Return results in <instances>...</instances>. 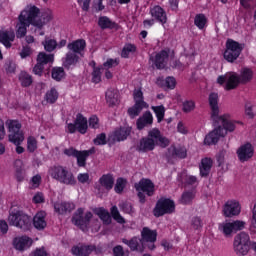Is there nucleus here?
<instances>
[{
	"mask_svg": "<svg viewBox=\"0 0 256 256\" xmlns=\"http://www.w3.org/2000/svg\"><path fill=\"white\" fill-rule=\"evenodd\" d=\"M41 10L35 5H27L18 16V23L16 24V37L23 39L27 35V27L33 25V19L39 17Z\"/></svg>",
	"mask_w": 256,
	"mask_h": 256,
	"instance_id": "f257e3e1",
	"label": "nucleus"
},
{
	"mask_svg": "<svg viewBox=\"0 0 256 256\" xmlns=\"http://www.w3.org/2000/svg\"><path fill=\"white\" fill-rule=\"evenodd\" d=\"M209 105L212 111L211 117L215 123H221L222 129L226 132L233 133L235 131V124L231 122V115L224 114L219 116V95L217 93H211L209 95Z\"/></svg>",
	"mask_w": 256,
	"mask_h": 256,
	"instance_id": "f03ea898",
	"label": "nucleus"
},
{
	"mask_svg": "<svg viewBox=\"0 0 256 256\" xmlns=\"http://www.w3.org/2000/svg\"><path fill=\"white\" fill-rule=\"evenodd\" d=\"M6 126L8 127V139L10 143L16 145V153L21 155V153H25V148L19 146L22 141H25V136H23V132L21 131V123L17 120H7Z\"/></svg>",
	"mask_w": 256,
	"mask_h": 256,
	"instance_id": "7ed1b4c3",
	"label": "nucleus"
},
{
	"mask_svg": "<svg viewBox=\"0 0 256 256\" xmlns=\"http://www.w3.org/2000/svg\"><path fill=\"white\" fill-rule=\"evenodd\" d=\"M50 177L58 181V183H62L63 185L75 186L77 185V179H75V175L73 172L69 171L65 166H53L49 170Z\"/></svg>",
	"mask_w": 256,
	"mask_h": 256,
	"instance_id": "20e7f679",
	"label": "nucleus"
},
{
	"mask_svg": "<svg viewBox=\"0 0 256 256\" xmlns=\"http://www.w3.org/2000/svg\"><path fill=\"white\" fill-rule=\"evenodd\" d=\"M133 99H134V105L128 108V111H127L131 119H135V117H139L143 109H149V104L145 102L143 97V91H141V89L134 90Z\"/></svg>",
	"mask_w": 256,
	"mask_h": 256,
	"instance_id": "39448f33",
	"label": "nucleus"
},
{
	"mask_svg": "<svg viewBox=\"0 0 256 256\" xmlns=\"http://www.w3.org/2000/svg\"><path fill=\"white\" fill-rule=\"evenodd\" d=\"M8 221L10 225H14V227H18L22 231H29V227H31V217L20 210L12 212L8 217Z\"/></svg>",
	"mask_w": 256,
	"mask_h": 256,
	"instance_id": "423d86ee",
	"label": "nucleus"
},
{
	"mask_svg": "<svg viewBox=\"0 0 256 256\" xmlns=\"http://www.w3.org/2000/svg\"><path fill=\"white\" fill-rule=\"evenodd\" d=\"M244 45L233 40L228 39L226 41V50L224 51V59L228 61V63H235L237 59H239V55H241L243 51Z\"/></svg>",
	"mask_w": 256,
	"mask_h": 256,
	"instance_id": "0eeeda50",
	"label": "nucleus"
},
{
	"mask_svg": "<svg viewBox=\"0 0 256 256\" xmlns=\"http://www.w3.org/2000/svg\"><path fill=\"white\" fill-rule=\"evenodd\" d=\"M93 218V213L86 212L83 208H78L72 217V223L79 227L82 231H87L89 227V223H91V219Z\"/></svg>",
	"mask_w": 256,
	"mask_h": 256,
	"instance_id": "6e6552de",
	"label": "nucleus"
},
{
	"mask_svg": "<svg viewBox=\"0 0 256 256\" xmlns=\"http://www.w3.org/2000/svg\"><path fill=\"white\" fill-rule=\"evenodd\" d=\"M218 85H224L226 91L237 89L241 81L239 75L235 72H228L225 75H221L217 78Z\"/></svg>",
	"mask_w": 256,
	"mask_h": 256,
	"instance_id": "1a4fd4ad",
	"label": "nucleus"
},
{
	"mask_svg": "<svg viewBox=\"0 0 256 256\" xmlns=\"http://www.w3.org/2000/svg\"><path fill=\"white\" fill-rule=\"evenodd\" d=\"M175 211V202L171 199L160 198L153 210L154 217H163V215L171 214Z\"/></svg>",
	"mask_w": 256,
	"mask_h": 256,
	"instance_id": "9d476101",
	"label": "nucleus"
},
{
	"mask_svg": "<svg viewBox=\"0 0 256 256\" xmlns=\"http://www.w3.org/2000/svg\"><path fill=\"white\" fill-rule=\"evenodd\" d=\"M245 229V222L241 220H236L234 222H224L219 224V231L225 235V237H231L233 231H241Z\"/></svg>",
	"mask_w": 256,
	"mask_h": 256,
	"instance_id": "9b49d317",
	"label": "nucleus"
},
{
	"mask_svg": "<svg viewBox=\"0 0 256 256\" xmlns=\"http://www.w3.org/2000/svg\"><path fill=\"white\" fill-rule=\"evenodd\" d=\"M141 239L146 249L153 251V249H155V241H157V230L144 227L141 231Z\"/></svg>",
	"mask_w": 256,
	"mask_h": 256,
	"instance_id": "f8f14e48",
	"label": "nucleus"
},
{
	"mask_svg": "<svg viewBox=\"0 0 256 256\" xmlns=\"http://www.w3.org/2000/svg\"><path fill=\"white\" fill-rule=\"evenodd\" d=\"M148 137L151 141L154 143V147L158 145L159 147H162L165 149V147H169L171 144V141L168 140L167 137L161 135V131L159 129L154 128L148 132Z\"/></svg>",
	"mask_w": 256,
	"mask_h": 256,
	"instance_id": "ddd939ff",
	"label": "nucleus"
},
{
	"mask_svg": "<svg viewBox=\"0 0 256 256\" xmlns=\"http://www.w3.org/2000/svg\"><path fill=\"white\" fill-rule=\"evenodd\" d=\"M136 191H142L146 193L148 197H153L155 195V184L150 179H141L138 183L134 184Z\"/></svg>",
	"mask_w": 256,
	"mask_h": 256,
	"instance_id": "4468645a",
	"label": "nucleus"
},
{
	"mask_svg": "<svg viewBox=\"0 0 256 256\" xmlns=\"http://www.w3.org/2000/svg\"><path fill=\"white\" fill-rule=\"evenodd\" d=\"M225 135L226 132L223 129V126L219 125L208 135H206L204 139V145H216V143H219L221 137H225Z\"/></svg>",
	"mask_w": 256,
	"mask_h": 256,
	"instance_id": "2eb2a0df",
	"label": "nucleus"
},
{
	"mask_svg": "<svg viewBox=\"0 0 256 256\" xmlns=\"http://www.w3.org/2000/svg\"><path fill=\"white\" fill-rule=\"evenodd\" d=\"M132 128L130 126H120L116 128L110 136L112 141L120 143V141H126V139L131 135Z\"/></svg>",
	"mask_w": 256,
	"mask_h": 256,
	"instance_id": "dca6fc26",
	"label": "nucleus"
},
{
	"mask_svg": "<svg viewBox=\"0 0 256 256\" xmlns=\"http://www.w3.org/2000/svg\"><path fill=\"white\" fill-rule=\"evenodd\" d=\"M165 157L168 163L171 159H185V157H187V149H185V147H175L172 145L167 149Z\"/></svg>",
	"mask_w": 256,
	"mask_h": 256,
	"instance_id": "f3484780",
	"label": "nucleus"
},
{
	"mask_svg": "<svg viewBox=\"0 0 256 256\" xmlns=\"http://www.w3.org/2000/svg\"><path fill=\"white\" fill-rule=\"evenodd\" d=\"M150 61L153 62L156 69H165L167 67V61H169V50H162L155 57L151 56Z\"/></svg>",
	"mask_w": 256,
	"mask_h": 256,
	"instance_id": "a211bd4d",
	"label": "nucleus"
},
{
	"mask_svg": "<svg viewBox=\"0 0 256 256\" xmlns=\"http://www.w3.org/2000/svg\"><path fill=\"white\" fill-rule=\"evenodd\" d=\"M255 150L253 149V145L251 143H246L242 146H240L237 150V155L239 161L241 163H245V161H249L254 155Z\"/></svg>",
	"mask_w": 256,
	"mask_h": 256,
	"instance_id": "6ab92c4d",
	"label": "nucleus"
},
{
	"mask_svg": "<svg viewBox=\"0 0 256 256\" xmlns=\"http://www.w3.org/2000/svg\"><path fill=\"white\" fill-rule=\"evenodd\" d=\"M122 243L130 247L132 251H138L139 253H143L147 249V246H145L143 240L139 237H133L131 240L123 238Z\"/></svg>",
	"mask_w": 256,
	"mask_h": 256,
	"instance_id": "aec40b11",
	"label": "nucleus"
},
{
	"mask_svg": "<svg viewBox=\"0 0 256 256\" xmlns=\"http://www.w3.org/2000/svg\"><path fill=\"white\" fill-rule=\"evenodd\" d=\"M74 210L75 204L73 202L57 201L54 203V211L58 213V215H67V213H71V211Z\"/></svg>",
	"mask_w": 256,
	"mask_h": 256,
	"instance_id": "412c9836",
	"label": "nucleus"
},
{
	"mask_svg": "<svg viewBox=\"0 0 256 256\" xmlns=\"http://www.w3.org/2000/svg\"><path fill=\"white\" fill-rule=\"evenodd\" d=\"M223 213L225 217H235L241 213L239 202L228 201L224 205Z\"/></svg>",
	"mask_w": 256,
	"mask_h": 256,
	"instance_id": "4be33fe9",
	"label": "nucleus"
},
{
	"mask_svg": "<svg viewBox=\"0 0 256 256\" xmlns=\"http://www.w3.org/2000/svg\"><path fill=\"white\" fill-rule=\"evenodd\" d=\"M85 47H87V43L83 39L75 40L67 45V49L70 51V53H75L80 57H83Z\"/></svg>",
	"mask_w": 256,
	"mask_h": 256,
	"instance_id": "5701e85b",
	"label": "nucleus"
},
{
	"mask_svg": "<svg viewBox=\"0 0 256 256\" xmlns=\"http://www.w3.org/2000/svg\"><path fill=\"white\" fill-rule=\"evenodd\" d=\"M80 59L81 56L75 52L68 51L65 57L62 59V65L65 69H71V67H75L77 63H79Z\"/></svg>",
	"mask_w": 256,
	"mask_h": 256,
	"instance_id": "b1692460",
	"label": "nucleus"
},
{
	"mask_svg": "<svg viewBox=\"0 0 256 256\" xmlns=\"http://www.w3.org/2000/svg\"><path fill=\"white\" fill-rule=\"evenodd\" d=\"M13 41H15V31L13 30H0V43L6 47V49H11Z\"/></svg>",
	"mask_w": 256,
	"mask_h": 256,
	"instance_id": "393cba45",
	"label": "nucleus"
},
{
	"mask_svg": "<svg viewBox=\"0 0 256 256\" xmlns=\"http://www.w3.org/2000/svg\"><path fill=\"white\" fill-rule=\"evenodd\" d=\"M13 245L17 251H25V249H29L33 245V240L27 236L16 237L13 240Z\"/></svg>",
	"mask_w": 256,
	"mask_h": 256,
	"instance_id": "a878e982",
	"label": "nucleus"
},
{
	"mask_svg": "<svg viewBox=\"0 0 256 256\" xmlns=\"http://www.w3.org/2000/svg\"><path fill=\"white\" fill-rule=\"evenodd\" d=\"M53 19V12L51 10H47L41 16V18L34 17L33 26L37 27V29H43L47 23H49Z\"/></svg>",
	"mask_w": 256,
	"mask_h": 256,
	"instance_id": "bb28decb",
	"label": "nucleus"
},
{
	"mask_svg": "<svg viewBox=\"0 0 256 256\" xmlns=\"http://www.w3.org/2000/svg\"><path fill=\"white\" fill-rule=\"evenodd\" d=\"M150 15L151 17H153V19H155L162 25H165V23H167V13L165 12V10H163V8H161V6H154L150 10Z\"/></svg>",
	"mask_w": 256,
	"mask_h": 256,
	"instance_id": "cd10ccee",
	"label": "nucleus"
},
{
	"mask_svg": "<svg viewBox=\"0 0 256 256\" xmlns=\"http://www.w3.org/2000/svg\"><path fill=\"white\" fill-rule=\"evenodd\" d=\"M90 155H95V148H91L89 150H78V154H76V160L78 167H87V158Z\"/></svg>",
	"mask_w": 256,
	"mask_h": 256,
	"instance_id": "c85d7f7f",
	"label": "nucleus"
},
{
	"mask_svg": "<svg viewBox=\"0 0 256 256\" xmlns=\"http://www.w3.org/2000/svg\"><path fill=\"white\" fill-rule=\"evenodd\" d=\"M155 149V143L148 136L140 140L136 147L140 153H148V151H153Z\"/></svg>",
	"mask_w": 256,
	"mask_h": 256,
	"instance_id": "c756f323",
	"label": "nucleus"
},
{
	"mask_svg": "<svg viewBox=\"0 0 256 256\" xmlns=\"http://www.w3.org/2000/svg\"><path fill=\"white\" fill-rule=\"evenodd\" d=\"M45 217H47V213H45V211H40L34 216L33 226L38 231H43V229L47 227V221H45Z\"/></svg>",
	"mask_w": 256,
	"mask_h": 256,
	"instance_id": "7c9ffc66",
	"label": "nucleus"
},
{
	"mask_svg": "<svg viewBox=\"0 0 256 256\" xmlns=\"http://www.w3.org/2000/svg\"><path fill=\"white\" fill-rule=\"evenodd\" d=\"M76 125V129L81 135H85L87 133V129H89V126L87 124V118L83 116V114L78 113L76 115V119L74 121Z\"/></svg>",
	"mask_w": 256,
	"mask_h": 256,
	"instance_id": "2f4dec72",
	"label": "nucleus"
},
{
	"mask_svg": "<svg viewBox=\"0 0 256 256\" xmlns=\"http://www.w3.org/2000/svg\"><path fill=\"white\" fill-rule=\"evenodd\" d=\"M98 26L103 31H105V29H117L119 27V25H117L115 21L111 20L107 16H100L98 18Z\"/></svg>",
	"mask_w": 256,
	"mask_h": 256,
	"instance_id": "473e14b6",
	"label": "nucleus"
},
{
	"mask_svg": "<svg viewBox=\"0 0 256 256\" xmlns=\"http://www.w3.org/2000/svg\"><path fill=\"white\" fill-rule=\"evenodd\" d=\"M147 125H153V115L146 111L138 120H137V128L141 131V129H145Z\"/></svg>",
	"mask_w": 256,
	"mask_h": 256,
	"instance_id": "72a5a7b5",
	"label": "nucleus"
},
{
	"mask_svg": "<svg viewBox=\"0 0 256 256\" xmlns=\"http://www.w3.org/2000/svg\"><path fill=\"white\" fill-rule=\"evenodd\" d=\"M95 251V246H74L72 247V253L76 256H89Z\"/></svg>",
	"mask_w": 256,
	"mask_h": 256,
	"instance_id": "f704fd0d",
	"label": "nucleus"
},
{
	"mask_svg": "<svg viewBox=\"0 0 256 256\" xmlns=\"http://www.w3.org/2000/svg\"><path fill=\"white\" fill-rule=\"evenodd\" d=\"M99 183L106 191H111L113 189V185H115V178L111 174H104L99 179Z\"/></svg>",
	"mask_w": 256,
	"mask_h": 256,
	"instance_id": "c9c22d12",
	"label": "nucleus"
},
{
	"mask_svg": "<svg viewBox=\"0 0 256 256\" xmlns=\"http://www.w3.org/2000/svg\"><path fill=\"white\" fill-rule=\"evenodd\" d=\"M213 167V160L211 158H204L201 160L200 175L201 177H208Z\"/></svg>",
	"mask_w": 256,
	"mask_h": 256,
	"instance_id": "e433bc0d",
	"label": "nucleus"
},
{
	"mask_svg": "<svg viewBox=\"0 0 256 256\" xmlns=\"http://www.w3.org/2000/svg\"><path fill=\"white\" fill-rule=\"evenodd\" d=\"M119 101V94H117V90L110 88L106 91V102L109 107H115Z\"/></svg>",
	"mask_w": 256,
	"mask_h": 256,
	"instance_id": "4c0bfd02",
	"label": "nucleus"
},
{
	"mask_svg": "<svg viewBox=\"0 0 256 256\" xmlns=\"http://www.w3.org/2000/svg\"><path fill=\"white\" fill-rule=\"evenodd\" d=\"M238 77L240 83H242V85H245L253 79V70H251L250 68H242Z\"/></svg>",
	"mask_w": 256,
	"mask_h": 256,
	"instance_id": "58836bf2",
	"label": "nucleus"
},
{
	"mask_svg": "<svg viewBox=\"0 0 256 256\" xmlns=\"http://www.w3.org/2000/svg\"><path fill=\"white\" fill-rule=\"evenodd\" d=\"M234 245H251L249 234L241 232L234 238Z\"/></svg>",
	"mask_w": 256,
	"mask_h": 256,
	"instance_id": "ea45409f",
	"label": "nucleus"
},
{
	"mask_svg": "<svg viewBox=\"0 0 256 256\" xmlns=\"http://www.w3.org/2000/svg\"><path fill=\"white\" fill-rule=\"evenodd\" d=\"M19 81L22 87H30L33 84V77L29 73L22 71L19 74Z\"/></svg>",
	"mask_w": 256,
	"mask_h": 256,
	"instance_id": "a19ab883",
	"label": "nucleus"
},
{
	"mask_svg": "<svg viewBox=\"0 0 256 256\" xmlns=\"http://www.w3.org/2000/svg\"><path fill=\"white\" fill-rule=\"evenodd\" d=\"M193 199H195V191H185L182 193L180 203H182V205H191Z\"/></svg>",
	"mask_w": 256,
	"mask_h": 256,
	"instance_id": "79ce46f5",
	"label": "nucleus"
},
{
	"mask_svg": "<svg viewBox=\"0 0 256 256\" xmlns=\"http://www.w3.org/2000/svg\"><path fill=\"white\" fill-rule=\"evenodd\" d=\"M157 83L162 87H167V89H175V86L177 85V81L173 77H167L165 80L158 79Z\"/></svg>",
	"mask_w": 256,
	"mask_h": 256,
	"instance_id": "37998d69",
	"label": "nucleus"
},
{
	"mask_svg": "<svg viewBox=\"0 0 256 256\" xmlns=\"http://www.w3.org/2000/svg\"><path fill=\"white\" fill-rule=\"evenodd\" d=\"M53 54H46L45 52H40L37 57V62L41 65H47V63H53Z\"/></svg>",
	"mask_w": 256,
	"mask_h": 256,
	"instance_id": "c03bdc74",
	"label": "nucleus"
},
{
	"mask_svg": "<svg viewBox=\"0 0 256 256\" xmlns=\"http://www.w3.org/2000/svg\"><path fill=\"white\" fill-rule=\"evenodd\" d=\"M57 99H59V93L55 88H51L46 92L45 101H47V103L53 104L57 101Z\"/></svg>",
	"mask_w": 256,
	"mask_h": 256,
	"instance_id": "a18cd8bd",
	"label": "nucleus"
},
{
	"mask_svg": "<svg viewBox=\"0 0 256 256\" xmlns=\"http://www.w3.org/2000/svg\"><path fill=\"white\" fill-rule=\"evenodd\" d=\"M251 248V245L247 244H234V251L236 255L245 256L247 253H249V249Z\"/></svg>",
	"mask_w": 256,
	"mask_h": 256,
	"instance_id": "49530a36",
	"label": "nucleus"
},
{
	"mask_svg": "<svg viewBox=\"0 0 256 256\" xmlns=\"http://www.w3.org/2000/svg\"><path fill=\"white\" fill-rule=\"evenodd\" d=\"M194 25H196L198 29H205V25H207V17L205 14H197L194 18Z\"/></svg>",
	"mask_w": 256,
	"mask_h": 256,
	"instance_id": "de8ad7c7",
	"label": "nucleus"
},
{
	"mask_svg": "<svg viewBox=\"0 0 256 256\" xmlns=\"http://www.w3.org/2000/svg\"><path fill=\"white\" fill-rule=\"evenodd\" d=\"M152 110L157 117L158 123H161V121H163V119L165 118V106H152Z\"/></svg>",
	"mask_w": 256,
	"mask_h": 256,
	"instance_id": "09e8293b",
	"label": "nucleus"
},
{
	"mask_svg": "<svg viewBox=\"0 0 256 256\" xmlns=\"http://www.w3.org/2000/svg\"><path fill=\"white\" fill-rule=\"evenodd\" d=\"M65 78V69L63 67H56L52 69V79L55 81H61Z\"/></svg>",
	"mask_w": 256,
	"mask_h": 256,
	"instance_id": "8fccbe9b",
	"label": "nucleus"
},
{
	"mask_svg": "<svg viewBox=\"0 0 256 256\" xmlns=\"http://www.w3.org/2000/svg\"><path fill=\"white\" fill-rule=\"evenodd\" d=\"M42 45H44V49L45 51H48V53H51L57 49V41L55 39H46Z\"/></svg>",
	"mask_w": 256,
	"mask_h": 256,
	"instance_id": "3c124183",
	"label": "nucleus"
},
{
	"mask_svg": "<svg viewBox=\"0 0 256 256\" xmlns=\"http://www.w3.org/2000/svg\"><path fill=\"white\" fill-rule=\"evenodd\" d=\"M27 151L29 153H35V151H37V139L33 136H30L27 139Z\"/></svg>",
	"mask_w": 256,
	"mask_h": 256,
	"instance_id": "603ef678",
	"label": "nucleus"
},
{
	"mask_svg": "<svg viewBox=\"0 0 256 256\" xmlns=\"http://www.w3.org/2000/svg\"><path fill=\"white\" fill-rule=\"evenodd\" d=\"M111 215H112L114 221H117V223H120V224L125 223V218H123V216H121V214L119 213V209H117V206H113L111 208Z\"/></svg>",
	"mask_w": 256,
	"mask_h": 256,
	"instance_id": "864d4df0",
	"label": "nucleus"
},
{
	"mask_svg": "<svg viewBox=\"0 0 256 256\" xmlns=\"http://www.w3.org/2000/svg\"><path fill=\"white\" fill-rule=\"evenodd\" d=\"M137 51V47L133 44H126L122 50L121 57L127 59L129 57V53H135Z\"/></svg>",
	"mask_w": 256,
	"mask_h": 256,
	"instance_id": "5fc2aeb1",
	"label": "nucleus"
},
{
	"mask_svg": "<svg viewBox=\"0 0 256 256\" xmlns=\"http://www.w3.org/2000/svg\"><path fill=\"white\" fill-rule=\"evenodd\" d=\"M126 185H127V180L123 178H118L114 186L115 193H123V189H125Z\"/></svg>",
	"mask_w": 256,
	"mask_h": 256,
	"instance_id": "6e6d98bb",
	"label": "nucleus"
},
{
	"mask_svg": "<svg viewBox=\"0 0 256 256\" xmlns=\"http://www.w3.org/2000/svg\"><path fill=\"white\" fill-rule=\"evenodd\" d=\"M101 70H103V67H94L92 72L93 83H101Z\"/></svg>",
	"mask_w": 256,
	"mask_h": 256,
	"instance_id": "4d7b16f0",
	"label": "nucleus"
},
{
	"mask_svg": "<svg viewBox=\"0 0 256 256\" xmlns=\"http://www.w3.org/2000/svg\"><path fill=\"white\" fill-rule=\"evenodd\" d=\"M93 141L94 145H107V135L105 133L98 134Z\"/></svg>",
	"mask_w": 256,
	"mask_h": 256,
	"instance_id": "13d9d810",
	"label": "nucleus"
},
{
	"mask_svg": "<svg viewBox=\"0 0 256 256\" xmlns=\"http://www.w3.org/2000/svg\"><path fill=\"white\" fill-rule=\"evenodd\" d=\"M98 215L100 219H102V221H104V223H106L107 225L111 223V215H109V212H107L105 209H101Z\"/></svg>",
	"mask_w": 256,
	"mask_h": 256,
	"instance_id": "bf43d9fd",
	"label": "nucleus"
},
{
	"mask_svg": "<svg viewBox=\"0 0 256 256\" xmlns=\"http://www.w3.org/2000/svg\"><path fill=\"white\" fill-rule=\"evenodd\" d=\"M191 227L195 231H198L201 229V227H203V221L199 217H193L191 220Z\"/></svg>",
	"mask_w": 256,
	"mask_h": 256,
	"instance_id": "052dcab7",
	"label": "nucleus"
},
{
	"mask_svg": "<svg viewBox=\"0 0 256 256\" xmlns=\"http://www.w3.org/2000/svg\"><path fill=\"white\" fill-rule=\"evenodd\" d=\"M195 109V102L194 101H185L183 103V111L184 113H191Z\"/></svg>",
	"mask_w": 256,
	"mask_h": 256,
	"instance_id": "680f3d73",
	"label": "nucleus"
},
{
	"mask_svg": "<svg viewBox=\"0 0 256 256\" xmlns=\"http://www.w3.org/2000/svg\"><path fill=\"white\" fill-rule=\"evenodd\" d=\"M120 209L122 211H124V213H133V205H131V203H128V202H122L120 205H119Z\"/></svg>",
	"mask_w": 256,
	"mask_h": 256,
	"instance_id": "e2e57ef3",
	"label": "nucleus"
},
{
	"mask_svg": "<svg viewBox=\"0 0 256 256\" xmlns=\"http://www.w3.org/2000/svg\"><path fill=\"white\" fill-rule=\"evenodd\" d=\"M5 69L7 73H15V70L17 69V65L13 61H7L5 63Z\"/></svg>",
	"mask_w": 256,
	"mask_h": 256,
	"instance_id": "0e129e2a",
	"label": "nucleus"
},
{
	"mask_svg": "<svg viewBox=\"0 0 256 256\" xmlns=\"http://www.w3.org/2000/svg\"><path fill=\"white\" fill-rule=\"evenodd\" d=\"M43 69H45V66L40 62H37V64L33 68V73L41 77V75H43Z\"/></svg>",
	"mask_w": 256,
	"mask_h": 256,
	"instance_id": "69168bd1",
	"label": "nucleus"
},
{
	"mask_svg": "<svg viewBox=\"0 0 256 256\" xmlns=\"http://www.w3.org/2000/svg\"><path fill=\"white\" fill-rule=\"evenodd\" d=\"M103 65L107 69H111L112 67H117V65H119V60H117V59H108Z\"/></svg>",
	"mask_w": 256,
	"mask_h": 256,
	"instance_id": "338daca9",
	"label": "nucleus"
},
{
	"mask_svg": "<svg viewBox=\"0 0 256 256\" xmlns=\"http://www.w3.org/2000/svg\"><path fill=\"white\" fill-rule=\"evenodd\" d=\"M114 256H125V250H123V246L117 245L113 248Z\"/></svg>",
	"mask_w": 256,
	"mask_h": 256,
	"instance_id": "774afa93",
	"label": "nucleus"
}]
</instances>
